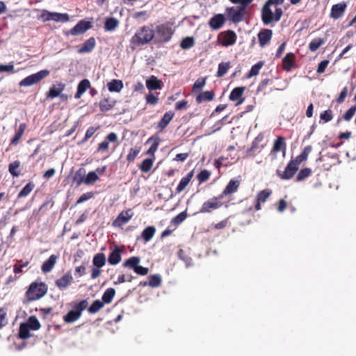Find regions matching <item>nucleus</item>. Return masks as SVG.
I'll return each mask as SVG.
<instances>
[{
  "label": "nucleus",
  "instance_id": "nucleus-1",
  "mask_svg": "<svg viewBox=\"0 0 356 356\" xmlns=\"http://www.w3.org/2000/svg\"><path fill=\"white\" fill-rule=\"evenodd\" d=\"M155 31L148 26H143L136 31L130 40L129 47L132 51L149 43L154 38Z\"/></svg>",
  "mask_w": 356,
  "mask_h": 356
},
{
  "label": "nucleus",
  "instance_id": "nucleus-2",
  "mask_svg": "<svg viewBox=\"0 0 356 356\" xmlns=\"http://www.w3.org/2000/svg\"><path fill=\"white\" fill-rule=\"evenodd\" d=\"M48 286L42 282H32L26 292V297L28 302L38 300L45 296L47 293Z\"/></svg>",
  "mask_w": 356,
  "mask_h": 356
},
{
  "label": "nucleus",
  "instance_id": "nucleus-3",
  "mask_svg": "<svg viewBox=\"0 0 356 356\" xmlns=\"http://www.w3.org/2000/svg\"><path fill=\"white\" fill-rule=\"evenodd\" d=\"M88 305L87 300H82L79 302L74 303L72 309L63 316V321L66 323H72L76 321L80 318L82 312L88 307Z\"/></svg>",
  "mask_w": 356,
  "mask_h": 356
},
{
  "label": "nucleus",
  "instance_id": "nucleus-4",
  "mask_svg": "<svg viewBox=\"0 0 356 356\" xmlns=\"http://www.w3.org/2000/svg\"><path fill=\"white\" fill-rule=\"evenodd\" d=\"M38 19L42 20L43 22L48 21H54L56 22H67L70 20V16L67 13H59L43 10H42Z\"/></svg>",
  "mask_w": 356,
  "mask_h": 356
},
{
  "label": "nucleus",
  "instance_id": "nucleus-5",
  "mask_svg": "<svg viewBox=\"0 0 356 356\" xmlns=\"http://www.w3.org/2000/svg\"><path fill=\"white\" fill-rule=\"evenodd\" d=\"M264 136V134L259 133L252 142L251 146L246 150L245 156L247 157H254L261 153L266 147V144H263Z\"/></svg>",
  "mask_w": 356,
  "mask_h": 356
},
{
  "label": "nucleus",
  "instance_id": "nucleus-6",
  "mask_svg": "<svg viewBox=\"0 0 356 356\" xmlns=\"http://www.w3.org/2000/svg\"><path fill=\"white\" fill-rule=\"evenodd\" d=\"M50 74L49 70H42L35 74H31L23 79L19 83V86H31L38 83L41 80L48 76Z\"/></svg>",
  "mask_w": 356,
  "mask_h": 356
},
{
  "label": "nucleus",
  "instance_id": "nucleus-7",
  "mask_svg": "<svg viewBox=\"0 0 356 356\" xmlns=\"http://www.w3.org/2000/svg\"><path fill=\"white\" fill-rule=\"evenodd\" d=\"M140 259L138 257H131L127 259L122 264L124 267L132 269L136 274L140 275H146L149 272V268L139 266Z\"/></svg>",
  "mask_w": 356,
  "mask_h": 356
},
{
  "label": "nucleus",
  "instance_id": "nucleus-8",
  "mask_svg": "<svg viewBox=\"0 0 356 356\" xmlns=\"http://www.w3.org/2000/svg\"><path fill=\"white\" fill-rule=\"evenodd\" d=\"M173 31L169 24H161L156 26L155 35L156 40L159 42H166L172 37Z\"/></svg>",
  "mask_w": 356,
  "mask_h": 356
},
{
  "label": "nucleus",
  "instance_id": "nucleus-9",
  "mask_svg": "<svg viewBox=\"0 0 356 356\" xmlns=\"http://www.w3.org/2000/svg\"><path fill=\"white\" fill-rule=\"evenodd\" d=\"M222 199L220 195L209 199L202 204L200 212L203 213H211L212 211L220 208L223 205V203L221 202Z\"/></svg>",
  "mask_w": 356,
  "mask_h": 356
},
{
  "label": "nucleus",
  "instance_id": "nucleus-10",
  "mask_svg": "<svg viewBox=\"0 0 356 356\" xmlns=\"http://www.w3.org/2000/svg\"><path fill=\"white\" fill-rule=\"evenodd\" d=\"M226 11L229 20L234 23L242 22L247 13L246 8L240 6L227 8Z\"/></svg>",
  "mask_w": 356,
  "mask_h": 356
},
{
  "label": "nucleus",
  "instance_id": "nucleus-11",
  "mask_svg": "<svg viewBox=\"0 0 356 356\" xmlns=\"http://www.w3.org/2000/svg\"><path fill=\"white\" fill-rule=\"evenodd\" d=\"M236 34L232 30L221 32L218 37L220 44L223 47H229L234 44L236 41Z\"/></svg>",
  "mask_w": 356,
  "mask_h": 356
},
{
  "label": "nucleus",
  "instance_id": "nucleus-12",
  "mask_svg": "<svg viewBox=\"0 0 356 356\" xmlns=\"http://www.w3.org/2000/svg\"><path fill=\"white\" fill-rule=\"evenodd\" d=\"M298 170V168L293 163V161H290L284 171L277 170L276 174L281 179L288 180L295 175Z\"/></svg>",
  "mask_w": 356,
  "mask_h": 356
},
{
  "label": "nucleus",
  "instance_id": "nucleus-13",
  "mask_svg": "<svg viewBox=\"0 0 356 356\" xmlns=\"http://www.w3.org/2000/svg\"><path fill=\"white\" fill-rule=\"evenodd\" d=\"M92 28L90 22L82 19L79 21L73 28H72L66 35H79L84 33L86 31Z\"/></svg>",
  "mask_w": 356,
  "mask_h": 356
},
{
  "label": "nucleus",
  "instance_id": "nucleus-14",
  "mask_svg": "<svg viewBox=\"0 0 356 356\" xmlns=\"http://www.w3.org/2000/svg\"><path fill=\"white\" fill-rule=\"evenodd\" d=\"M286 151V143L285 138L283 136H278L273 143V147L270 150V155H273L274 158L276 157V154L279 152H282L283 156H285Z\"/></svg>",
  "mask_w": 356,
  "mask_h": 356
},
{
  "label": "nucleus",
  "instance_id": "nucleus-15",
  "mask_svg": "<svg viewBox=\"0 0 356 356\" xmlns=\"http://www.w3.org/2000/svg\"><path fill=\"white\" fill-rule=\"evenodd\" d=\"M117 142L118 135L114 132H111L106 136L104 140L98 145L97 150L98 152H107L109 149V143Z\"/></svg>",
  "mask_w": 356,
  "mask_h": 356
},
{
  "label": "nucleus",
  "instance_id": "nucleus-16",
  "mask_svg": "<svg viewBox=\"0 0 356 356\" xmlns=\"http://www.w3.org/2000/svg\"><path fill=\"white\" fill-rule=\"evenodd\" d=\"M133 215L134 213L131 212V209L122 211L113 221V225L114 227H122L129 221Z\"/></svg>",
  "mask_w": 356,
  "mask_h": 356
},
{
  "label": "nucleus",
  "instance_id": "nucleus-17",
  "mask_svg": "<svg viewBox=\"0 0 356 356\" xmlns=\"http://www.w3.org/2000/svg\"><path fill=\"white\" fill-rule=\"evenodd\" d=\"M245 90V87L241 86L236 87L231 91L229 98L231 101L236 102V106H238L243 102V95Z\"/></svg>",
  "mask_w": 356,
  "mask_h": 356
},
{
  "label": "nucleus",
  "instance_id": "nucleus-18",
  "mask_svg": "<svg viewBox=\"0 0 356 356\" xmlns=\"http://www.w3.org/2000/svg\"><path fill=\"white\" fill-rule=\"evenodd\" d=\"M73 282V277L70 272L65 273L56 280V286L61 291L65 290Z\"/></svg>",
  "mask_w": 356,
  "mask_h": 356
},
{
  "label": "nucleus",
  "instance_id": "nucleus-19",
  "mask_svg": "<svg viewBox=\"0 0 356 356\" xmlns=\"http://www.w3.org/2000/svg\"><path fill=\"white\" fill-rule=\"evenodd\" d=\"M272 193L271 190L264 189L259 191L256 197V204L254 205V210L259 211L261 209V204L264 203L270 196Z\"/></svg>",
  "mask_w": 356,
  "mask_h": 356
},
{
  "label": "nucleus",
  "instance_id": "nucleus-20",
  "mask_svg": "<svg viewBox=\"0 0 356 356\" xmlns=\"http://www.w3.org/2000/svg\"><path fill=\"white\" fill-rule=\"evenodd\" d=\"M346 8L347 3L346 2L333 5L331 8L330 17L335 19H339L343 15Z\"/></svg>",
  "mask_w": 356,
  "mask_h": 356
},
{
  "label": "nucleus",
  "instance_id": "nucleus-21",
  "mask_svg": "<svg viewBox=\"0 0 356 356\" xmlns=\"http://www.w3.org/2000/svg\"><path fill=\"white\" fill-rule=\"evenodd\" d=\"M261 19L265 25H268L275 22L274 13L271 10L270 6L265 3L261 9Z\"/></svg>",
  "mask_w": 356,
  "mask_h": 356
},
{
  "label": "nucleus",
  "instance_id": "nucleus-22",
  "mask_svg": "<svg viewBox=\"0 0 356 356\" xmlns=\"http://www.w3.org/2000/svg\"><path fill=\"white\" fill-rule=\"evenodd\" d=\"M273 36V31L270 29H261L258 33V40L259 45L264 47L268 44Z\"/></svg>",
  "mask_w": 356,
  "mask_h": 356
},
{
  "label": "nucleus",
  "instance_id": "nucleus-23",
  "mask_svg": "<svg viewBox=\"0 0 356 356\" xmlns=\"http://www.w3.org/2000/svg\"><path fill=\"white\" fill-rule=\"evenodd\" d=\"M65 88V84L62 82L57 83L56 84H54L49 90V91L46 94V97L48 99H54L60 95Z\"/></svg>",
  "mask_w": 356,
  "mask_h": 356
},
{
  "label": "nucleus",
  "instance_id": "nucleus-24",
  "mask_svg": "<svg viewBox=\"0 0 356 356\" xmlns=\"http://www.w3.org/2000/svg\"><path fill=\"white\" fill-rule=\"evenodd\" d=\"M225 22V17L222 14H216L209 21V25L213 30L220 29Z\"/></svg>",
  "mask_w": 356,
  "mask_h": 356
},
{
  "label": "nucleus",
  "instance_id": "nucleus-25",
  "mask_svg": "<svg viewBox=\"0 0 356 356\" xmlns=\"http://www.w3.org/2000/svg\"><path fill=\"white\" fill-rule=\"evenodd\" d=\"M296 66V56L293 53H288L282 59V68L289 72Z\"/></svg>",
  "mask_w": 356,
  "mask_h": 356
},
{
  "label": "nucleus",
  "instance_id": "nucleus-26",
  "mask_svg": "<svg viewBox=\"0 0 356 356\" xmlns=\"http://www.w3.org/2000/svg\"><path fill=\"white\" fill-rule=\"evenodd\" d=\"M240 186V181L236 179H231L223 191L220 194L223 198L225 196L232 195L237 191Z\"/></svg>",
  "mask_w": 356,
  "mask_h": 356
},
{
  "label": "nucleus",
  "instance_id": "nucleus-27",
  "mask_svg": "<svg viewBox=\"0 0 356 356\" xmlns=\"http://www.w3.org/2000/svg\"><path fill=\"white\" fill-rule=\"evenodd\" d=\"M312 147L311 145H307L304 147L302 152L297 156L294 159L291 160L293 161V163L299 168V166L302 162L307 160L309 153L312 152Z\"/></svg>",
  "mask_w": 356,
  "mask_h": 356
},
{
  "label": "nucleus",
  "instance_id": "nucleus-28",
  "mask_svg": "<svg viewBox=\"0 0 356 356\" xmlns=\"http://www.w3.org/2000/svg\"><path fill=\"white\" fill-rule=\"evenodd\" d=\"M174 115L175 113L172 111H168L163 115V118L158 122V124L156 127L159 132H162L165 129L170 122L172 120Z\"/></svg>",
  "mask_w": 356,
  "mask_h": 356
},
{
  "label": "nucleus",
  "instance_id": "nucleus-29",
  "mask_svg": "<svg viewBox=\"0 0 356 356\" xmlns=\"http://www.w3.org/2000/svg\"><path fill=\"white\" fill-rule=\"evenodd\" d=\"M90 88L91 84L88 79H84L81 80L77 86V90L74 95V98L76 99L81 98L83 94L85 93L87 91V90H88Z\"/></svg>",
  "mask_w": 356,
  "mask_h": 356
},
{
  "label": "nucleus",
  "instance_id": "nucleus-30",
  "mask_svg": "<svg viewBox=\"0 0 356 356\" xmlns=\"http://www.w3.org/2000/svg\"><path fill=\"white\" fill-rule=\"evenodd\" d=\"M96 45V41L95 38L91 37L88 38L82 46L78 49V53L79 54H85L91 52Z\"/></svg>",
  "mask_w": 356,
  "mask_h": 356
},
{
  "label": "nucleus",
  "instance_id": "nucleus-31",
  "mask_svg": "<svg viewBox=\"0 0 356 356\" xmlns=\"http://www.w3.org/2000/svg\"><path fill=\"white\" fill-rule=\"evenodd\" d=\"M58 259V256L55 254H51L49 259L45 261L42 265L41 270L43 273H47L50 272L54 267L56 261Z\"/></svg>",
  "mask_w": 356,
  "mask_h": 356
},
{
  "label": "nucleus",
  "instance_id": "nucleus-32",
  "mask_svg": "<svg viewBox=\"0 0 356 356\" xmlns=\"http://www.w3.org/2000/svg\"><path fill=\"white\" fill-rule=\"evenodd\" d=\"M152 143L150 147L147 151V154L149 155H153L154 153L157 151L159 143H160V138L158 136L154 135L151 136L147 140V143Z\"/></svg>",
  "mask_w": 356,
  "mask_h": 356
},
{
  "label": "nucleus",
  "instance_id": "nucleus-33",
  "mask_svg": "<svg viewBox=\"0 0 356 356\" xmlns=\"http://www.w3.org/2000/svg\"><path fill=\"white\" fill-rule=\"evenodd\" d=\"M146 86L149 90H159L161 89L163 83L156 76H152L146 81Z\"/></svg>",
  "mask_w": 356,
  "mask_h": 356
},
{
  "label": "nucleus",
  "instance_id": "nucleus-34",
  "mask_svg": "<svg viewBox=\"0 0 356 356\" xmlns=\"http://www.w3.org/2000/svg\"><path fill=\"white\" fill-rule=\"evenodd\" d=\"M123 86V82L120 79H113L107 83L108 89L111 92H120Z\"/></svg>",
  "mask_w": 356,
  "mask_h": 356
},
{
  "label": "nucleus",
  "instance_id": "nucleus-35",
  "mask_svg": "<svg viewBox=\"0 0 356 356\" xmlns=\"http://www.w3.org/2000/svg\"><path fill=\"white\" fill-rule=\"evenodd\" d=\"M161 279L159 275H152L148 277V282H140V285L143 286L157 287L161 285Z\"/></svg>",
  "mask_w": 356,
  "mask_h": 356
},
{
  "label": "nucleus",
  "instance_id": "nucleus-36",
  "mask_svg": "<svg viewBox=\"0 0 356 356\" xmlns=\"http://www.w3.org/2000/svg\"><path fill=\"white\" fill-rule=\"evenodd\" d=\"M121 261V250L116 247L109 254L108 261L111 265H116Z\"/></svg>",
  "mask_w": 356,
  "mask_h": 356
},
{
  "label": "nucleus",
  "instance_id": "nucleus-37",
  "mask_svg": "<svg viewBox=\"0 0 356 356\" xmlns=\"http://www.w3.org/2000/svg\"><path fill=\"white\" fill-rule=\"evenodd\" d=\"M26 129V124L25 123H22L19 124L15 135L10 140V145H17L19 143L23 134H24Z\"/></svg>",
  "mask_w": 356,
  "mask_h": 356
},
{
  "label": "nucleus",
  "instance_id": "nucleus-38",
  "mask_svg": "<svg viewBox=\"0 0 356 356\" xmlns=\"http://www.w3.org/2000/svg\"><path fill=\"white\" fill-rule=\"evenodd\" d=\"M115 104V101L111 100L110 98H104L99 102V106L101 111L106 112L112 109Z\"/></svg>",
  "mask_w": 356,
  "mask_h": 356
},
{
  "label": "nucleus",
  "instance_id": "nucleus-39",
  "mask_svg": "<svg viewBox=\"0 0 356 356\" xmlns=\"http://www.w3.org/2000/svg\"><path fill=\"white\" fill-rule=\"evenodd\" d=\"M86 170L83 168H79L74 175L72 180L76 186H80L82 183L85 184Z\"/></svg>",
  "mask_w": 356,
  "mask_h": 356
},
{
  "label": "nucleus",
  "instance_id": "nucleus-40",
  "mask_svg": "<svg viewBox=\"0 0 356 356\" xmlns=\"http://www.w3.org/2000/svg\"><path fill=\"white\" fill-rule=\"evenodd\" d=\"M215 94L213 91H205L200 93L196 97V102L198 104L202 103V102H209L213 99Z\"/></svg>",
  "mask_w": 356,
  "mask_h": 356
},
{
  "label": "nucleus",
  "instance_id": "nucleus-41",
  "mask_svg": "<svg viewBox=\"0 0 356 356\" xmlns=\"http://www.w3.org/2000/svg\"><path fill=\"white\" fill-rule=\"evenodd\" d=\"M92 264L95 267L98 268L103 267L106 264L105 254L102 252L95 254L92 259Z\"/></svg>",
  "mask_w": 356,
  "mask_h": 356
},
{
  "label": "nucleus",
  "instance_id": "nucleus-42",
  "mask_svg": "<svg viewBox=\"0 0 356 356\" xmlns=\"http://www.w3.org/2000/svg\"><path fill=\"white\" fill-rule=\"evenodd\" d=\"M115 295V290L113 288H108L104 291L102 297V301L104 304H109L112 302Z\"/></svg>",
  "mask_w": 356,
  "mask_h": 356
},
{
  "label": "nucleus",
  "instance_id": "nucleus-43",
  "mask_svg": "<svg viewBox=\"0 0 356 356\" xmlns=\"http://www.w3.org/2000/svg\"><path fill=\"white\" fill-rule=\"evenodd\" d=\"M119 25V22L114 17L107 18L104 23V29L106 31H114Z\"/></svg>",
  "mask_w": 356,
  "mask_h": 356
},
{
  "label": "nucleus",
  "instance_id": "nucleus-44",
  "mask_svg": "<svg viewBox=\"0 0 356 356\" xmlns=\"http://www.w3.org/2000/svg\"><path fill=\"white\" fill-rule=\"evenodd\" d=\"M19 337L22 339H27L31 337L30 329L25 323H22L19 325Z\"/></svg>",
  "mask_w": 356,
  "mask_h": 356
},
{
  "label": "nucleus",
  "instance_id": "nucleus-45",
  "mask_svg": "<svg viewBox=\"0 0 356 356\" xmlns=\"http://www.w3.org/2000/svg\"><path fill=\"white\" fill-rule=\"evenodd\" d=\"M25 323L32 330H38L41 327L39 321L35 316H30Z\"/></svg>",
  "mask_w": 356,
  "mask_h": 356
},
{
  "label": "nucleus",
  "instance_id": "nucleus-46",
  "mask_svg": "<svg viewBox=\"0 0 356 356\" xmlns=\"http://www.w3.org/2000/svg\"><path fill=\"white\" fill-rule=\"evenodd\" d=\"M156 229L153 226L146 227L142 232L141 236L145 242L150 241L154 236Z\"/></svg>",
  "mask_w": 356,
  "mask_h": 356
},
{
  "label": "nucleus",
  "instance_id": "nucleus-47",
  "mask_svg": "<svg viewBox=\"0 0 356 356\" xmlns=\"http://www.w3.org/2000/svg\"><path fill=\"white\" fill-rule=\"evenodd\" d=\"M35 184L32 181H29L18 193L17 198H22L28 196L33 190Z\"/></svg>",
  "mask_w": 356,
  "mask_h": 356
},
{
  "label": "nucleus",
  "instance_id": "nucleus-48",
  "mask_svg": "<svg viewBox=\"0 0 356 356\" xmlns=\"http://www.w3.org/2000/svg\"><path fill=\"white\" fill-rule=\"evenodd\" d=\"M104 306V302L102 300H96L92 305L88 308V312L90 314H95L102 309Z\"/></svg>",
  "mask_w": 356,
  "mask_h": 356
},
{
  "label": "nucleus",
  "instance_id": "nucleus-49",
  "mask_svg": "<svg viewBox=\"0 0 356 356\" xmlns=\"http://www.w3.org/2000/svg\"><path fill=\"white\" fill-rule=\"evenodd\" d=\"M312 170L309 168L301 169L296 178V181L299 182L305 180L312 175Z\"/></svg>",
  "mask_w": 356,
  "mask_h": 356
},
{
  "label": "nucleus",
  "instance_id": "nucleus-50",
  "mask_svg": "<svg viewBox=\"0 0 356 356\" xmlns=\"http://www.w3.org/2000/svg\"><path fill=\"white\" fill-rule=\"evenodd\" d=\"M20 167V161H15L13 163H10L8 165L9 172L15 177H17L20 175V172L17 170Z\"/></svg>",
  "mask_w": 356,
  "mask_h": 356
},
{
  "label": "nucleus",
  "instance_id": "nucleus-51",
  "mask_svg": "<svg viewBox=\"0 0 356 356\" xmlns=\"http://www.w3.org/2000/svg\"><path fill=\"white\" fill-rule=\"evenodd\" d=\"M229 67L230 62H222L219 63L216 76L218 77L223 76L227 73Z\"/></svg>",
  "mask_w": 356,
  "mask_h": 356
},
{
  "label": "nucleus",
  "instance_id": "nucleus-52",
  "mask_svg": "<svg viewBox=\"0 0 356 356\" xmlns=\"http://www.w3.org/2000/svg\"><path fill=\"white\" fill-rule=\"evenodd\" d=\"M324 43L325 40L323 38H315L309 44V49L311 51H316Z\"/></svg>",
  "mask_w": 356,
  "mask_h": 356
},
{
  "label": "nucleus",
  "instance_id": "nucleus-53",
  "mask_svg": "<svg viewBox=\"0 0 356 356\" xmlns=\"http://www.w3.org/2000/svg\"><path fill=\"white\" fill-rule=\"evenodd\" d=\"M8 323L7 309L0 307V330L6 326Z\"/></svg>",
  "mask_w": 356,
  "mask_h": 356
},
{
  "label": "nucleus",
  "instance_id": "nucleus-54",
  "mask_svg": "<svg viewBox=\"0 0 356 356\" xmlns=\"http://www.w3.org/2000/svg\"><path fill=\"white\" fill-rule=\"evenodd\" d=\"M193 177V170H191L185 177H184L181 179V181H179V192L186 188V186L191 181Z\"/></svg>",
  "mask_w": 356,
  "mask_h": 356
},
{
  "label": "nucleus",
  "instance_id": "nucleus-55",
  "mask_svg": "<svg viewBox=\"0 0 356 356\" xmlns=\"http://www.w3.org/2000/svg\"><path fill=\"white\" fill-rule=\"evenodd\" d=\"M264 65L263 61H259L253 66H252L250 70L249 71V73L248 74V77L250 78L254 76H257L259 73L260 70Z\"/></svg>",
  "mask_w": 356,
  "mask_h": 356
},
{
  "label": "nucleus",
  "instance_id": "nucleus-56",
  "mask_svg": "<svg viewBox=\"0 0 356 356\" xmlns=\"http://www.w3.org/2000/svg\"><path fill=\"white\" fill-rule=\"evenodd\" d=\"M154 160L152 159H145L140 165V169L143 172H149L153 165Z\"/></svg>",
  "mask_w": 356,
  "mask_h": 356
},
{
  "label": "nucleus",
  "instance_id": "nucleus-57",
  "mask_svg": "<svg viewBox=\"0 0 356 356\" xmlns=\"http://www.w3.org/2000/svg\"><path fill=\"white\" fill-rule=\"evenodd\" d=\"M99 180V177L96 172L91 171L88 173L85 179V184L90 185Z\"/></svg>",
  "mask_w": 356,
  "mask_h": 356
},
{
  "label": "nucleus",
  "instance_id": "nucleus-58",
  "mask_svg": "<svg viewBox=\"0 0 356 356\" xmlns=\"http://www.w3.org/2000/svg\"><path fill=\"white\" fill-rule=\"evenodd\" d=\"M195 44V40L193 37H186L182 39L180 46L184 49L192 47Z\"/></svg>",
  "mask_w": 356,
  "mask_h": 356
},
{
  "label": "nucleus",
  "instance_id": "nucleus-59",
  "mask_svg": "<svg viewBox=\"0 0 356 356\" xmlns=\"http://www.w3.org/2000/svg\"><path fill=\"white\" fill-rule=\"evenodd\" d=\"M211 176V172L207 170H203L200 172V173L197 175V180L199 184H202L207 181Z\"/></svg>",
  "mask_w": 356,
  "mask_h": 356
},
{
  "label": "nucleus",
  "instance_id": "nucleus-60",
  "mask_svg": "<svg viewBox=\"0 0 356 356\" xmlns=\"http://www.w3.org/2000/svg\"><path fill=\"white\" fill-rule=\"evenodd\" d=\"M140 152V148H131L129 154L127 156V160L129 163H132L134 161L136 156Z\"/></svg>",
  "mask_w": 356,
  "mask_h": 356
},
{
  "label": "nucleus",
  "instance_id": "nucleus-61",
  "mask_svg": "<svg viewBox=\"0 0 356 356\" xmlns=\"http://www.w3.org/2000/svg\"><path fill=\"white\" fill-rule=\"evenodd\" d=\"M206 77H201L197 79L193 84V92H195L197 90H201L204 86L206 83Z\"/></svg>",
  "mask_w": 356,
  "mask_h": 356
},
{
  "label": "nucleus",
  "instance_id": "nucleus-62",
  "mask_svg": "<svg viewBox=\"0 0 356 356\" xmlns=\"http://www.w3.org/2000/svg\"><path fill=\"white\" fill-rule=\"evenodd\" d=\"M333 118L332 111L327 109L320 114V119L324 122H328Z\"/></svg>",
  "mask_w": 356,
  "mask_h": 356
},
{
  "label": "nucleus",
  "instance_id": "nucleus-63",
  "mask_svg": "<svg viewBox=\"0 0 356 356\" xmlns=\"http://www.w3.org/2000/svg\"><path fill=\"white\" fill-rule=\"evenodd\" d=\"M356 112V104L351 106L343 115V119L346 121H350Z\"/></svg>",
  "mask_w": 356,
  "mask_h": 356
},
{
  "label": "nucleus",
  "instance_id": "nucleus-64",
  "mask_svg": "<svg viewBox=\"0 0 356 356\" xmlns=\"http://www.w3.org/2000/svg\"><path fill=\"white\" fill-rule=\"evenodd\" d=\"M98 127H90L85 134L84 138L81 140V143H86L90 138H91L95 131L97 130Z\"/></svg>",
  "mask_w": 356,
  "mask_h": 356
}]
</instances>
